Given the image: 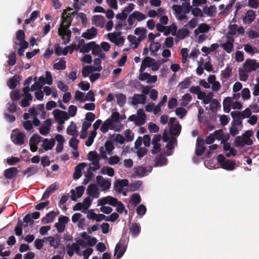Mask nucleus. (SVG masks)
Here are the masks:
<instances>
[{"instance_id": "nucleus-40", "label": "nucleus", "mask_w": 259, "mask_h": 259, "mask_svg": "<svg viewBox=\"0 0 259 259\" xmlns=\"http://www.w3.org/2000/svg\"><path fill=\"white\" fill-rule=\"evenodd\" d=\"M93 41L90 42L87 44H81L79 43L77 47L76 50H79L80 53H88L91 51V48Z\"/></svg>"}, {"instance_id": "nucleus-55", "label": "nucleus", "mask_w": 259, "mask_h": 259, "mask_svg": "<svg viewBox=\"0 0 259 259\" xmlns=\"http://www.w3.org/2000/svg\"><path fill=\"white\" fill-rule=\"evenodd\" d=\"M132 14L135 20L138 22H141L147 18V16L145 14L138 11H135Z\"/></svg>"}, {"instance_id": "nucleus-17", "label": "nucleus", "mask_w": 259, "mask_h": 259, "mask_svg": "<svg viewBox=\"0 0 259 259\" xmlns=\"http://www.w3.org/2000/svg\"><path fill=\"white\" fill-rule=\"evenodd\" d=\"M162 140L164 142L167 143L166 148L167 149L172 150L175 148L177 142L176 139L174 137L169 138L166 131L163 133Z\"/></svg>"}, {"instance_id": "nucleus-27", "label": "nucleus", "mask_w": 259, "mask_h": 259, "mask_svg": "<svg viewBox=\"0 0 259 259\" xmlns=\"http://www.w3.org/2000/svg\"><path fill=\"white\" fill-rule=\"evenodd\" d=\"M255 13L253 10H248L245 13L243 18V22L245 24H249L251 23L255 18Z\"/></svg>"}, {"instance_id": "nucleus-26", "label": "nucleus", "mask_w": 259, "mask_h": 259, "mask_svg": "<svg viewBox=\"0 0 259 259\" xmlns=\"http://www.w3.org/2000/svg\"><path fill=\"white\" fill-rule=\"evenodd\" d=\"M146 102V96L144 95L135 94L132 98V104L136 105L139 104H145Z\"/></svg>"}, {"instance_id": "nucleus-22", "label": "nucleus", "mask_w": 259, "mask_h": 259, "mask_svg": "<svg viewBox=\"0 0 259 259\" xmlns=\"http://www.w3.org/2000/svg\"><path fill=\"white\" fill-rule=\"evenodd\" d=\"M52 125V120L51 119H47L45 121L44 125L39 128V133L43 136L47 135L50 132Z\"/></svg>"}, {"instance_id": "nucleus-42", "label": "nucleus", "mask_w": 259, "mask_h": 259, "mask_svg": "<svg viewBox=\"0 0 259 259\" xmlns=\"http://www.w3.org/2000/svg\"><path fill=\"white\" fill-rule=\"evenodd\" d=\"M234 42L226 41L220 44V47L227 53L230 54L234 49Z\"/></svg>"}, {"instance_id": "nucleus-64", "label": "nucleus", "mask_w": 259, "mask_h": 259, "mask_svg": "<svg viewBox=\"0 0 259 259\" xmlns=\"http://www.w3.org/2000/svg\"><path fill=\"white\" fill-rule=\"evenodd\" d=\"M94 71L95 70H94V67L92 66H87L83 68L82 74L84 77H87Z\"/></svg>"}, {"instance_id": "nucleus-20", "label": "nucleus", "mask_w": 259, "mask_h": 259, "mask_svg": "<svg viewBox=\"0 0 259 259\" xmlns=\"http://www.w3.org/2000/svg\"><path fill=\"white\" fill-rule=\"evenodd\" d=\"M87 193L90 197L98 198L100 196V192L96 184H91L88 187Z\"/></svg>"}, {"instance_id": "nucleus-49", "label": "nucleus", "mask_w": 259, "mask_h": 259, "mask_svg": "<svg viewBox=\"0 0 259 259\" xmlns=\"http://www.w3.org/2000/svg\"><path fill=\"white\" fill-rule=\"evenodd\" d=\"M233 103L232 98L226 97L223 101V107L224 111L226 112H229L230 110V107L232 106Z\"/></svg>"}, {"instance_id": "nucleus-59", "label": "nucleus", "mask_w": 259, "mask_h": 259, "mask_svg": "<svg viewBox=\"0 0 259 259\" xmlns=\"http://www.w3.org/2000/svg\"><path fill=\"white\" fill-rule=\"evenodd\" d=\"M177 27L175 24H172L168 26H166V31L165 32V35H167L171 33L173 36L176 35Z\"/></svg>"}, {"instance_id": "nucleus-56", "label": "nucleus", "mask_w": 259, "mask_h": 259, "mask_svg": "<svg viewBox=\"0 0 259 259\" xmlns=\"http://www.w3.org/2000/svg\"><path fill=\"white\" fill-rule=\"evenodd\" d=\"M175 113L178 117L182 119L186 115L187 111L183 106L180 107L176 109Z\"/></svg>"}, {"instance_id": "nucleus-44", "label": "nucleus", "mask_w": 259, "mask_h": 259, "mask_svg": "<svg viewBox=\"0 0 259 259\" xmlns=\"http://www.w3.org/2000/svg\"><path fill=\"white\" fill-rule=\"evenodd\" d=\"M181 126L179 123L169 126V133L172 136H178L181 132Z\"/></svg>"}, {"instance_id": "nucleus-57", "label": "nucleus", "mask_w": 259, "mask_h": 259, "mask_svg": "<svg viewBox=\"0 0 259 259\" xmlns=\"http://www.w3.org/2000/svg\"><path fill=\"white\" fill-rule=\"evenodd\" d=\"M117 103L120 107H123L126 102V97L123 94H119L116 95Z\"/></svg>"}, {"instance_id": "nucleus-18", "label": "nucleus", "mask_w": 259, "mask_h": 259, "mask_svg": "<svg viewBox=\"0 0 259 259\" xmlns=\"http://www.w3.org/2000/svg\"><path fill=\"white\" fill-rule=\"evenodd\" d=\"M207 81L211 85V89L212 91L217 92L219 91L221 88L220 82L217 80L216 76L214 74H210L207 77Z\"/></svg>"}, {"instance_id": "nucleus-28", "label": "nucleus", "mask_w": 259, "mask_h": 259, "mask_svg": "<svg viewBox=\"0 0 259 259\" xmlns=\"http://www.w3.org/2000/svg\"><path fill=\"white\" fill-rule=\"evenodd\" d=\"M55 144V139L54 138H51L50 139L46 138L43 140L41 146L44 150L48 151L51 150Z\"/></svg>"}, {"instance_id": "nucleus-13", "label": "nucleus", "mask_w": 259, "mask_h": 259, "mask_svg": "<svg viewBox=\"0 0 259 259\" xmlns=\"http://www.w3.org/2000/svg\"><path fill=\"white\" fill-rule=\"evenodd\" d=\"M121 33L120 32H114L113 33H109L107 35L109 40L114 43L116 46L123 45L124 42V39L121 36Z\"/></svg>"}, {"instance_id": "nucleus-50", "label": "nucleus", "mask_w": 259, "mask_h": 259, "mask_svg": "<svg viewBox=\"0 0 259 259\" xmlns=\"http://www.w3.org/2000/svg\"><path fill=\"white\" fill-rule=\"evenodd\" d=\"M38 171V168L36 165H33L30 167H28L25 170L24 174L27 176V177H29L32 175H35Z\"/></svg>"}, {"instance_id": "nucleus-58", "label": "nucleus", "mask_w": 259, "mask_h": 259, "mask_svg": "<svg viewBox=\"0 0 259 259\" xmlns=\"http://www.w3.org/2000/svg\"><path fill=\"white\" fill-rule=\"evenodd\" d=\"M240 117L243 119L246 118H249L251 115V112L249 108L245 109L243 111H235Z\"/></svg>"}, {"instance_id": "nucleus-2", "label": "nucleus", "mask_w": 259, "mask_h": 259, "mask_svg": "<svg viewBox=\"0 0 259 259\" xmlns=\"http://www.w3.org/2000/svg\"><path fill=\"white\" fill-rule=\"evenodd\" d=\"M122 128L120 122V114L117 112L112 113L110 118L105 120L101 126L100 131L103 133H107L109 130L120 132Z\"/></svg>"}, {"instance_id": "nucleus-38", "label": "nucleus", "mask_w": 259, "mask_h": 259, "mask_svg": "<svg viewBox=\"0 0 259 259\" xmlns=\"http://www.w3.org/2000/svg\"><path fill=\"white\" fill-rule=\"evenodd\" d=\"M203 12L208 16L214 17L217 13V8L214 5L205 6L203 9Z\"/></svg>"}, {"instance_id": "nucleus-21", "label": "nucleus", "mask_w": 259, "mask_h": 259, "mask_svg": "<svg viewBox=\"0 0 259 259\" xmlns=\"http://www.w3.org/2000/svg\"><path fill=\"white\" fill-rule=\"evenodd\" d=\"M141 81H146L148 83H154L157 79L156 75H151L149 73L145 72L140 73L139 77Z\"/></svg>"}, {"instance_id": "nucleus-5", "label": "nucleus", "mask_w": 259, "mask_h": 259, "mask_svg": "<svg viewBox=\"0 0 259 259\" xmlns=\"http://www.w3.org/2000/svg\"><path fill=\"white\" fill-rule=\"evenodd\" d=\"M252 135V132L246 131L242 136H238L235 140V143L236 147H243L245 145L250 146L253 143L250 137Z\"/></svg>"}, {"instance_id": "nucleus-32", "label": "nucleus", "mask_w": 259, "mask_h": 259, "mask_svg": "<svg viewBox=\"0 0 259 259\" xmlns=\"http://www.w3.org/2000/svg\"><path fill=\"white\" fill-rule=\"evenodd\" d=\"M130 231L133 237H137L141 232L140 225L135 223H132L130 227Z\"/></svg>"}, {"instance_id": "nucleus-36", "label": "nucleus", "mask_w": 259, "mask_h": 259, "mask_svg": "<svg viewBox=\"0 0 259 259\" xmlns=\"http://www.w3.org/2000/svg\"><path fill=\"white\" fill-rule=\"evenodd\" d=\"M134 33L138 36L139 40L141 41L146 37L147 30L144 27H137L135 29Z\"/></svg>"}, {"instance_id": "nucleus-24", "label": "nucleus", "mask_w": 259, "mask_h": 259, "mask_svg": "<svg viewBox=\"0 0 259 259\" xmlns=\"http://www.w3.org/2000/svg\"><path fill=\"white\" fill-rule=\"evenodd\" d=\"M204 145V140L199 137L197 138L195 151V153L197 156H201L204 153L205 149Z\"/></svg>"}, {"instance_id": "nucleus-7", "label": "nucleus", "mask_w": 259, "mask_h": 259, "mask_svg": "<svg viewBox=\"0 0 259 259\" xmlns=\"http://www.w3.org/2000/svg\"><path fill=\"white\" fill-rule=\"evenodd\" d=\"M126 249V240L124 239H121L116 244L114 255L116 257V258H120L124 254Z\"/></svg>"}, {"instance_id": "nucleus-48", "label": "nucleus", "mask_w": 259, "mask_h": 259, "mask_svg": "<svg viewBox=\"0 0 259 259\" xmlns=\"http://www.w3.org/2000/svg\"><path fill=\"white\" fill-rule=\"evenodd\" d=\"M167 163V159L162 155H159L156 157L154 160L155 166H162L166 165Z\"/></svg>"}, {"instance_id": "nucleus-23", "label": "nucleus", "mask_w": 259, "mask_h": 259, "mask_svg": "<svg viewBox=\"0 0 259 259\" xmlns=\"http://www.w3.org/2000/svg\"><path fill=\"white\" fill-rule=\"evenodd\" d=\"M92 24L97 27L103 28L105 25L106 20L101 15H95L92 18Z\"/></svg>"}, {"instance_id": "nucleus-62", "label": "nucleus", "mask_w": 259, "mask_h": 259, "mask_svg": "<svg viewBox=\"0 0 259 259\" xmlns=\"http://www.w3.org/2000/svg\"><path fill=\"white\" fill-rule=\"evenodd\" d=\"M66 67V61L63 59L60 60L53 65L54 68L57 70H64Z\"/></svg>"}, {"instance_id": "nucleus-15", "label": "nucleus", "mask_w": 259, "mask_h": 259, "mask_svg": "<svg viewBox=\"0 0 259 259\" xmlns=\"http://www.w3.org/2000/svg\"><path fill=\"white\" fill-rule=\"evenodd\" d=\"M23 98L21 101L20 105L23 107H26L29 105L30 102L32 100V96L29 93L30 89L29 87H24L23 89Z\"/></svg>"}, {"instance_id": "nucleus-46", "label": "nucleus", "mask_w": 259, "mask_h": 259, "mask_svg": "<svg viewBox=\"0 0 259 259\" xmlns=\"http://www.w3.org/2000/svg\"><path fill=\"white\" fill-rule=\"evenodd\" d=\"M46 239L49 242L51 247H53L54 248L58 247L60 241L58 237L50 236L47 237Z\"/></svg>"}, {"instance_id": "nucleus-33", "label": "nucleus", "mask_w": 259, "mask_h": 259, "mask_svg": "<svg viewBox=\"0 0 259 259\" xmlns=\"http://www.w3.org/2000/svg\"><path fill=\"white\" fill-rule=\"evenodd\" d=\"M56 214L54 211L48 213L45 217L42 218L41 223L44 224L53 223L55 219Z\"/></svg>"}, {"instance_id": "nucleus-45", "label": "nucleus", "mask_w": 259, "mask_h": 259, "mask_svg": "<svg viewBox=\"0 0 259 259\" xmlns=\"http://www.w3.org/2000/svg\"><path fill=\"white\" fill-rule=\"evenodd\" d=\"M127 39L130 42V46L134 49L137 48L141 42L138 37L133 35H129Z\"/></svg>"}, {"instance_id": "nucleus-1", "label": "nucleus", "mask_w": 259, "mask_h": 259, "mask_svg": "<svg viewBox=\"0 0 259 259\" xmlns=\"http://www.w3.org/2000/svg\"><path fill=\"white\" fill-rule=\"evenodd\" d=\"M72 20L71 13L64 12L62 16V23L58 29V34L61 37L64 44H68L70 40L71 34L69 28Z\"/></svg>"}, {"instance_id": "nucleus-10", "label": "nucleus", "mask_w": 259, "mask_h": 259, "mask_svg": "<svg viewBox=\"0 0 259 259\" xmlns=\"http://www.w3.org/2000/svg\"><path fill=\"white\" fill-rule=\"evenodd\" d=\"M53 114L55 119L60 125H63L65 121L69 118V116L67 113L59 109H55Z\"/></svg>"}, {"instance_id": "nucleus-3", "label": "nucleus", "mask_w": 259, "mask_h": 259, "mask_svg": "<svg viewBox=\"0 0 259 259\" xmlns=\"http://www.w3.org/2000/svg\"><path fill=\"white\" fill-rule=\"evenodd\" d=\"M192 7L190 2L184 1L181 5H174L172 9L175 12L176 18L179 21H183L187 18L186 15L188 14Z\"/></svg>"}, {"instance_id": "nucleus-37", "label": "nucleus", "mask_w": 259, "mask_h": 259, "mask_svg": "<svg viewBox=\"0 0 259 259\" xmlns=\"http://www.w3.org/2000/svg\"><path fill=\"white\" fill-rule=\"evenodd\" d=\"M224 149L227 152L226 156L227 157H230V156H235L237 154V151L233 148L231 147L229 143L224 142Z\"/></svg>"}, {"instance_id": "nucleus-25", "label": "nucleus", "mask_w": 259, "mask_h": 259, "mask_svg": "<svg viewBox=\"0 0 259 259\" xmlns=\"http://www.w3.org/2000/svg\"><path fill=\"white\" fill-rule=\"evenodd\" d=\"M213 93L211 92L207 94L202 92V93H200V95H198V99L202 100L204 104H209L213 100Z\"/></svg>"}, {"instance_id": "nucleus-60", "label": "nucleus", "mask_w": 259, "mask_h": 259, "mask_svg": "<svg viewBox=\"0 0 259 259\" xmlns=\"http://www.w3.org/2000/svg\"><path fill=\"white\" fill-rule=\"evenodd\" d=\"M142 185V181H137L131 184L128 187V189L132 191H136L139 190Z\"/></svg>"}, {"instance_id": "nucleus-35", "label": "nucleus", "mask_w": 259, "mask_h": 259, "mask_svg": "<svg viewBox=\"0 0 259 259\" xmlns=\"http://www.w3.org/2000/svg\"><path fill=\"white\" fill-rule=\"evenodd\" d=\"M210 29V26L206 23L200 24L197 29L194 31V34L196 35L199 34V33H206Z\"/></svg>"}, {"instance_id": "nucleus-63", "label": "nucleus", "mask_w": 259, "mask_h": 259, "mask_svg": "<svg viewBox=\"0 0 259 259\" xmlns=\"http://www.w3.org/2000/svg\"><path fill=\"white\" fill-rule=\"evenodd\" d=\"M101 173L104 175H107L109 177H113L114 175V170L111 167L105 166L102 168Z\"/></svg>"}, {"instance_id": "nucleus-41", "label": "nucleus", "mask_w": 259, "mask_h": 259, "mask_svg": "<svg viewBox=\"0 0 259 259\" xmlns=\"http://www.w3.org/2000/svg\"><path fill=\"white\" fill-rule=\"evenodd\" d=\"M212 134L214 136L215 140L217 139L221 141L222 144L226 142L228 139V138L224 135L223 131L222 130L215 131Z\"/></svg>"}, {"instance_id": "nucleus-47", "label": "nucleus", "mask_w": 259, "mask_h": 259, "mask_svg": "<svg viewBox=\"0 0 259 259\" xmlns=\"http://www.w3.org/2000/svg\"><path fill=\"white\" fill-rule=\"evenodd\" d=\"M192 100V96L189 93H186L184 94L182 98L180 99V105L183 107H185L189 102Z\"/></svg>"}, {"instance_id": "nucleus-53", "label": "nucleus", "mask_w": 259, "mask_h": 259, "mask_svg": "<svg viewBox=\"0 0 259 259\" xmlns=\"http://www.w3.org/2000/svg\"><path fill=\"white\" fill-rule=\"evenodd\" d=\"M67 133L69 135L77 136L78 132L76 128V125L73 122H71L70 125L68 126Z\"/></svg>"}, {"instance_id": "nucleus-39", "label": "nucleus", "mask_w": 259, "mask_h": 259, "mask_svg": "<svg viewBox=\"0 0 259 259\" xmlns=\"http://www.w3.org/2000/svg\"><path fill=\"white\" fill-rule=\"evenodd\" d=\"M20 81V77L18 75H15L10 78L7 82L8 87L11 89H13L17 85Z\"/></svg>"}, {"instance_id": "nucleus-43", "label": "nucleus", "mask_w": 259, "mask_h": 259, "mask_svg": "<svg viewBox=\"0 0 259 259\" xmlns=\"http://www.w3.org/2000/svg\"><path fill=\"white\" fill-rule=\"evenodd\" d=\"M85 165V163H80L75 167V171L73 174L74 179L77 180L81 177V170L84 167Z\"/></svg>"}, {"instance_id": "nucleus-11", "label": "nucleus", "mask_w": 259, "mask_h": 259, "mask_svg": "<svg viewBox=\"0 0 259 259\" xmlns=\"http://www.w3.org/2000/svg\"><path fill=\"white\" fill-rule=\"evenodd\" d=\"M88 158L93 165V166H90L89 169L96 171L100 168L99 158L96 151H90L88 154Z\"/></svg>"}, {"instance_id": "nucleus-31", "label": "nucleus", "mask_w": 259, "mask_h": 259, "mask_svg": "<svg viewBox=\"0 0 259 259\" xmlns=\"http://www.w3.org/2000/svg\"><path fill=\"white\" fill-rule=\"evenodd\" d=\"M18 174V170L17 168L12 167L6 169L4 171V176L7 179H12L14 177H16Z\"/></svg>"}, {"instance_id": "nucleus-34", "label": "nucleus", "mask_w": 259, "mask_h": 259, "mask_svg": "<svg viewBox=\"0 0 259 259\" xmlns=\"http://www.w3.org/2000/svg\"><path fill=\"white\" fill-rule=\"evenodd\" d=\"M58 184L57 183H54L52 185H51L50 186L48 187V188L46 190L45 192L44 193L42 196V199H45L48 198L50 195V194L55 191L56 190L58 189Z\"/></svg>"}, {"instance_id": "nucleus-14", "label": "nucleus", "mask_w": 259, "mask_h": 259, "mask_svg": "<svg viewBox=\"0 0 259 259\" xmlns=\"http://www.w3.org/2000/svg\"><path fill=\"white\" fill-rule=\"evenodd\" d=\"M96 182L101 191H106L111 187V180L110 179H105L101 176H98L96 177Z\"/></svg>"}, {"instance_id": "nucleus-9", "label": "nucleus", "mask_w": 259, "mask_h": 259, "mask_svg": "<svg viewBox=\"0 0 259 259\" xmlns=\"http://www.w3.org/2000/svg\"><path fill=\"white\" fill-rule=\"evenodd\" d=\"M152 167L151 166L144 167L142 166L135 167L134 168V173L132 177L134 178L137 177H143L148 175L150 172H151Z\"/></svg>"}, {"instance_id": "nucleus-8", "label": "nucleus", "mask_w": 259, "mask_h": 259, "mask_svg": "<svg viewBox=\"0 0 259 259\" xmlns=\"http://www.w3.org/2000/svg\"><path fill=\"white\" fill-rule=\"evenodd\" d=\"M25 138V134L20 132L18 129L16 128L12 131L11 139L15 144L20 146L23 145L24 143Z\"/></svg>"}, {"instance_id": "nucleus-30", "label": "nucleus", "mask_w": 259, "mask_h": 259, "mask_svg": "<svg viewBox=\"0 0 259 259\" xmlns=\"http://www.w3.org/2000/svg\"><path fill=\"white\" fill-rule=\"evenodd\" d=\"M231 115L233 118L231 125L242 128V120L243 119L240 117V116H239L237 114H236L235 111L232 112L231 113Z\"/></svg>"}, {"instance_id": "nucleus-61", "label": "nucleus", "mask_w": 259, "mask_h": 259, "mask_svg": "<svg viewBox=\"0 0 259 259\" xmlns=\"http://www.w3.org/2000/svg\"><path fill=\"white\" fill-rule=\"evenodd\" d=\"M71 49L70 46H67L64 48L62 47H58L56 49L55 52L58 55H63L65 56L69 52V49Z\"/></svg>"}, {"instance_id": "nucleus-29", "label": "nucleus", "mask_w": 259, "mask_h": 259, "mask_svg": "<svg viewBox=\"0 0 259 259\" xmlns=\"http://www.w3.org/2000/svg\"><path fill=\"white\" fill-rule=\"evenodd\" d=\"M97 35V30L94 27L88 29L87 31L82 33L81 36L87 39H91L96 37Z\"/></svg>"}, {"instance_id": "nucleus-4", "label": "nucleus", "mask_w": 259, "mask_h": 259, "mask_svg": "<svg viewBox=\"0 0 259 259\" xmlns=\"http://www.w3.org/2000/svg\"><path fill=\"white\" fill-rule=\"evenodd\" d=\"M98 205H103L106 204H109L113 206H116V211L121 213L124 211L125 214H127V210L125 209V207L123 204L121 202L117 200V199L108 196L105 197H103L98 200Z\"/></svg>"}, {"instance_id": "nucleus-51", "label": "nucleus", "mask_w": 259, "mask_h": 259, "mask_svg": "<svg viewBox=\"0 0 259 259\" xmlns=\"http://www.w3.org/2000/svg\"><path fill=\"white\" fill-rule=\"evenodd\" d=\"M191 83L190 78L186 77L178 84V87L181 90L186 89L190 87Z\"/></svg>"}, {"instance_id": "nucleus-19", "label": "nucleus", "mask_w": 259, "mask_h": 259, "mask_svg": "<svg viewBox=\"0 0 259 259\" xmlns=\"http://www.w3.org/2000/svg\"><path fill=\"white\" fill-rule=\"evenodd\" d=\"M84 191V187L82 186L77 187L75 190L72 189L70 191L71 199L72 201H75L82 196Z\"/></svg>"}, {"instance_id": "nucleus-54", "label": "nucleus", "mask_w": 259, "mask_h": 259, "mask_svg": "<svg viewBox=\"0 0 259 259\" xmlns=\"http://www.w3.org/2000/svg\"><path fill=\"white\" fill-rule=\"evenodd\" d=\"M244 51L248 54L253 55L254 54L258 53V50L255 47H252L249 44H246L244 47Z\"/></svg>"}, {"instance_id": "nucleus-52", "label": "nucleus", "mask_w": 259, "mask_h": 259, "mask_svg": "<svg viewBox=\"0 0 259 259\" xmlns=\"http://www.w3.org/2000/svg\"><path fill=\"white\" fill-rule=\"evenodd\" d=\"M36 114L37 116L42 119L46 118V112L45 110L44 104H39L37 106L36 109Z\"/></svg>"}, {"instance_id": "nucleus-16", "label": "nucleus", "mask_w": 259, "mask_h": 259, "mask_svg": "<svg viewBox=\"0 0 259 259\" xmlns=\"http://www.w3.org/2000/svg\"><path fill=\"white\" fill-rule=\"evenodd\" d=\"M79 245L76 243H73L71 245H68L66 246V251L68 255L71 257L75 252L77 255L82 256V252L79 250Z\"/></svg>"}, {"instance_id": "nucleus-12", "label": "nucleus", "mask_w": 259, "mask_h": 259, "mask_svg": "<svg viewBox=\"0 0 259 259\" xmlns=\"http://www.w3.org/2000/svg\"><path fill=\"white\" fill-rule=\"evenodd\" d=\"M259 68V63L254 59H246L243 65V70L247 72L255 71Z\"/></svg>"}, {"instance_id": "nucleus-6", "label": "nucleus", "mask_w": 259, "mask_h": 259, "mask_svg": "<svg viewBox=\"0 0 259 259\" xmlns=\"http://www.w3.org/2000/svg\"><path fill=\"white\" fill-rule=\"evenodd\" d=\"M217 160L221 167L227 170L231 171L235 168V163L231 160L226 159L225 157L222 154H219L218 156Z\"/></svg>"}]
</instances>
